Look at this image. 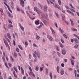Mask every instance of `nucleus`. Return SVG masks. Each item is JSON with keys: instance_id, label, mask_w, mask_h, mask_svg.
Here are the masks:
<instances>
[{"instance_id": "nucleus-25", "label": "nucleus", "mask_w": 79, "mask_h": 79, "mask_svg": "<svg viewBox=\"0 0 79 79\" xmlns=\"http://www.w3.org/2000/svg\"><path fill=\"white\" fill-rule=\"evenodd\" d=\"M74 60H71V64L73 66H74Z\"/></svg>"}, {"instance_id": "nucleus-7", "label": "nucleus", "mask_w": 79, "mask_h": 79, "mask_svg": "<svg viewBox=\"0 0 79 79\" xmlns=\"http://www.w3.org/2000/svg\"><path fill=\"white\" fill-rule=\"evenodd\" d=\"M43 22H44V24H45V25H46V26H47V25H48V22H47V21L44 19L43 20Z\"/></svg>"}, {"instance_id": "nucleus-30", "label": "nucleus", "mask_w": 79, "mask_h": 79, "mask_svg": "<svg viewBox=\"0 0 79 79\" xmlns=\"http://www.w3.org/2000/svg\"><path fill=\"white\" fill-rule=\"evenodd\" d=\"M35 70L36 71H39V67L37 66H36L35 67Z\"/></svg>"}, {"instance_id": "nucleus-24", "label": "nucleus", "mask_w": 79, "mask_h": 79, "mask_svg": "<svg viewBox=\"0 0 79 79\" xmlns=\"http://www.w3.org/2000/svg\"><path fill=\"white\" fill-rule=\"evenodd\" d=\"M8 27L9 29H11V27H13V25H12L11 24H9L8 25Z\"/></svg>"}, {"instance_id": "nucleus-34", "label": "nucleus", "mask_w": 79, "mask_h": 79, "mask_svg": "<svg viewBox=\"0 0 79 79\" xmlns=\"http://www.w3.org/2000/svg\"><path fill=\"white\" fill-rule=\"evenodd\" d=\"M14 70L16 72V73H18V70H17V69L15 67H14Z\"/></svg>"}, {"instance_id": "nucleus-27", "label": "nucleus", "mask_w": 79, "mask_h": 79, "mask_svg": "<svg viewBox=\"0 0 79 79\" xmlns=\"http://www.w3.org/2000/svg\"><path fill=\"white\" fill-rule=\"evenodd\" d=\"M20 27L22 30L23 31H24V28L20 25Z\"/></svg>"}, {"instance_id": "nucleus-10", "label": "nucleus", "mask_w": 79, "mask_h": 79, "mask_svg": "<svg viewBox=\"0 0 79 79\" xmlns=\"http://www.w3.org/2000/svg\"><path fill=\"white\" fill-rule=\"evenodd\" d=\"M20 3H21L23 7H24V1L23 0H21L20 1Z\"/></svg>"}, {"instance_id": "nucleus-45", "label": "nucleus", "mask_w": 79, "mask_h": 79, "mask_svg": "<svg viewBox=\"0 0 79 79\" xmlns=\"http://www.w3.org/2000/svg\"><path fill=\"white\" fill-rule=\"evenodd\" d=\"M70 10L72 11H73V12H76V11H75V10L74 9H73L71 8H70Z\"/></svg>"}, {"instance_id": "nucleus-5", "label": "nucleus", "mask_w": 79, "mask_h": 79, "mask_svg": "<svg viewBox=\"0 0 79 79\" xmlns=\"http://www.w3.org/2000/svg\"><path fill=\"white\" fill-rule=\"evenodd\" d=\"M4 3L6 5V6H7V8L11 12V13H12V11L10 9V7H9V6H8V4H6V3L5 2H4Z\"/></svg>"}, {"instance_id": "nucleus-38", "label": "nucleus", "mask_w": 79, "mask_h": 79, "mask_svg": "<svg viewBox=\"0 0 79 79\" xmlns=\"http://www.w3.org/2000/svg\"><path fill=\"white\" fill-rule=\"evenodd\" d=\"M36 39L37 40H39V39H40V37H39V36H37V34H36Z\"/></svg>"}, {"instance_id": "nucleus-49", "label": "nucleus", "mask_w": 79, "mask_h": 79, "mask_svg": "<svg viewBox=\"0 0 79 79\" xmlns=\"http://www.w3.org/2000/svg\"><path fill=\"white\" fill-rule=\"evenodd\" d=\"M5 65L6 67V68H7L8 69H9V68H8V65H7V64H6V63H5Z\"/></svg>"}, {"instance_id": "nucleus-46", "label": "nucleus", "mask_w": 79, "mask_h": 79, "mask_svg": "<svg viewBox=\"0 0 79 79\" xmlns=\"http://www.w3.org/2000/svg\"><path fill=\"white\" fill-rule=\"evenodd\" d=\"M4 29H6V27H7V25H4Z\"/></svg>"}, {"instance_id": "nucleus-62", "label": "nucleus", "mask_w": 79, "mask_h": 79, "mask_svg": "<svg viewBox=\"0 0 79 79\" xmlns=\"http://www.w3.org/2000/svg\"><path fill=\"white\" fill-rule=\"evenodd\" d=\"M29 59H31V55H29Z\"/></svg>"}, {"instance_id": "nucleus-2", "label": "nucleus", "mask_w": 79, "mask_h": 79, "mask_svg": "<svg viewBox=\"0 0 79 79\" xmlns=\"http://www.w3.org/2000/svg\"><path fill=\"white\" fill-rule=\"evenodd\" d=\"M36 55L38 56V57L39 58L40 57V54L39 53H37V52H35L34 53H33V56L34 58H35V59H36L37 58V56H36Z\"/></svg>"}, {"instance_id": "nucleus-9", "label": "nucleus", "mask_w": 79, "mask_h": 79, "mask_svg": "<svg viewBox=\"0 0 79 79\" xmlns=\"http://www.w3.org/2000/svg\"><path fill=\"white\" fill-rule=\"evenodd\" d=\"M48 8V7L47 6H44V11L45 12H46L47 11V9Z\"/></svg>"}, {"instance_id": "nucleus-22", "label": "nucleus", "mask_w": 79, "mask_h": 79, "mask_svg": "<svg viewBox=\"0 0 79 79\" xmlns=\"http://www.w3.org/2000/svg\"><path fill=\"white\" fill-rule=\"evenodd\" d=\"M59 31H60L62 34L64 32V31L63 30H62L61 28H60L59 29Z\"/></svg>"}, {"instance_id": "nucleus-60", "label": "nucleus", "mask_w": 79, "mask_h": 79, "mask_svg": "<svg viewBox=\"0 0 79 79\" xmlns=\"http://www.w3.org/2000/svg\"><path fill=\"white\" fill-rule=\"evenodd\" d=\"M18 68H19V70H21V67H20V66H18Z\"/></svg>"}, {"instance_id": "nucleus-51", "label": "nucleus", "mask_w": 79, "mask_h": 79, "mask_svg": "<svg viewBox=\"0 0 79 79\" xmlns=\"http://www.w3.org/2000/svg\"><path fill=\"white\" fill-rule=\"evenodd\" d=\"M65 6V8H67V9H68V10H69V7L67 6Z\"/></svg>"}, {"instance_id": "nucleus-64", "label": "nucleus", "mask_w": 79, "mask_h": 79, "mask_svg": "<svg viewBox=\"0 0 79 79\" xmlns=\"http://www.w3.org/2000/svg\"><path fill=\"white\" fill-rule=\"evenodd\" d=\"M8 79H12L11 77V76H10L8 78Z\"/></svg>"}, {"instance_id": "nucleus-33", "label": "nucleus", "mask_w": 79, "mask_h": 79, "mask_svg": "<svg viewBox=\"0 0 79 79\" xmlns=\"http://www.w3.org/2000/svg\"><path fill=\"white\" fill-rule=\"evenodd\" d=\"M50 76L51 79H52L53 76H52V72H50Z\"/></svg>"}, {"instance_id": "nucleus-21", "label": "nucleus", "mask_w": 79, "mask_h": 79, "mask_svg": "<svg viewBox=\"0 0 79 79\" xmlns=\"http://www.w3.org/2000/svg\"><path fill=\"white\" fill-rule=\"evenodd\" d=\"M70 20L71 21V23L72 26H74V23H73V20L70 19Z\"/></svg>"}, {"instance_id": "nucleus-4", "label": "nucleus", "mask_w": 79, "mask_h": 79, "mask_svg": "<svg viewBox=\"0 0 79 79\" xmlns=\"http://www.w3.org/2000/svg\"><path fill=\"white\" fill-rule=\"evenodd\" d=\"M62 19L63 21H64L65 23L67 24V25H69V23L67 21H66L64 20V19H65V17H64V15L63 14H62Z\"/></svg>"}, {"instance_id": "nucleus-8", "label": "nucleus", "mask_w": 79, "mask_h": 79, "mask_svg": "<svg viewBox=\"0 0 79 79\" xmlns=\"http://www.w3.org/2000/svg\"><path fill=\"white\" fill-rule=\"evenodd\" d=\"M48 15L47 14H46L45 15H43V18L44 19H47V18H48Z\"/></svg>"}, {"instance_id": "nucleus-26", "label": "nucleus", "mask_w": 79, "mask_h": 79, "mask_svg": "<svg viewBox=\"0 0 79 79\" xmlns=\"http://www.w3.org/2000/svg\"><path fill=\"white\" fill-rule=\"evenodd\" d=\"M56 69L58 73H59V69H60V67H59V66H57V67Z\"/></svg>"}, {"instance_id": "nucleus-42", "label": "nucleus", "mask_w": 79, "mask_h": 79, "mask_svg": "<svg viewBox=\"0 0 79 79\" xmlns=\"http://www.w3.org/2000/svg\"><path fill=\"white\" fill-rule=\"evenodd\" d=\"M55 15L56 16H57V18H59V15L58 14V13H56Z\"/></svg>"}, {"instance_id": "nucleus-1", "label": "nucleus", "mask_w": 79, "mask_h": 79, "mask_svg": "<svg viewBox=\"0 0 79 79\" xmlns=\"http://www.w3.org/2000/svg\"><path fill=\"white\" fill-rule=\"evenodd\" d=\"M47 1V2L48 3V4L50 3H51L52 4V5H54V6L56 8H58L59 9V10H61V8L60 7V6L59 5L56 4V3L55 4V5H54V3H53V2H52L50 0H46Z\"/></svg>"}, {"instance_id": "nucleus-18", "label": "nucleus", "mask_w": 79, "mask_h": 79, "mask_svg": "<svg viewBox=\"0 0 79 79\" xmlns=\"http://www.w3.org/2000/svg\"><path fill=\"white\" fill-rule=\"evenodd\" d=\"M34 10L35 11H36L37 13H39V11H38V10H37V8L36 7H35L34 8Z\"/></svg>"}, {"instance_id": "nucleus-58", "label": "nucleus", "mask_w": 79, "mask_h": 79, "mask_svg": "<svg viewBox=\"0 0 79 79\" xmlns=\"http://www.w3.org/2000/svg\"><path fill=\"white\" fill-rule=\"evenodd\" d=\"M40 70H41V71H43V68L40 67Z\"/></svg>"}, {"instance_id": "nucleus-15", "label": "nucleus", "mask_w": 79, "mask_h": 79, "mask_svg": "<svg viewBox=\"0 0 79 79\" xmlns=\"http://www.w3.org/2000/svg\"><path fill=\"white\" fill-rule=\"evenodd\" d=\"M38 14H39V16H40V17H41V18H43V15H42V14L41 13H40L39 12H38Z\"/></svg>"}, {"instance_id": "nucleus-6", "label": "nucleus", "mask_w": 79, "mask_h": 79, "mask_svg": "<svg viewBox=\"0 0 79 79\" xmlns=\"http://www.w3.org/2000/svg\"><path fill=\"white\" fill-rule=\"evenodd\" d=\"M3 41H4V43L5 44L6 46V47H8V48H10V46H9L8 44H7L6 43V40H5L4 39Z\"/></svg>"}, {"instance_id": "nucleus-57", "label": "nucleus", "mask_w": 79, "mask_h": 79, "mask_svg": "<svg viewBox=\"0 0 79 79\" xmlns=\"http://www.w3.org/2000/svg\"><path fill=\"white\" fill-rule=\"evenodd\" d=\"M60 40L62 43H64V41L63 39H61Z\"/></svg>"}, {"instance_id": "nucleus-44", "label": "nucleus", "mask_w": 79, "mask_h": 79, "mask_svg": "<svg viewBox=\"0 0 79 79\" xmlns=\"http://www.w3.org/2000/svg\"><path fill=\"white\" fill-rule=\"evenodd\" d=\"M54 24L56 26V27L58 28V25H57V23H54Z\"/></svg>"}, {"instance_id": "nucleus-63", "label": "nucleus", "mask_w": 79, "mask_h": 79, "mask_svg": "<svg viewBox=\"0 0 79 79\" xmlns=\"http://www.w3.org/2000/svg\"><path fill=\"white\" fill-rule=\"evenodd\" d=\"M57 54L59 56H60V52H57Z\"/></svg>"}, {"instance_id": "nucleus-52", "label": "nucleus", "mask_w": 79, "mask_h": 79, "mask_svg": "<svg viewBox=\"0 0 79 79\" xmlns=\"http://www.w3.org/2000/svg\"><path fill=\"white\" fill-rule=\"evenodd\" d=\"M16 51L18 52H19V49L18 48H16Z\"/></svg>"}, {"instance_id": "nucleus-54", "label": "nucleus", "mask_w": 79, "mask_h": 79, "mask_svg": "<svg viewBox=\"0 0 79 79\" xmlns=\"http://www.w3.org/2000/svg\"><path fill=\"white\" fill-rule=\"evenodd\" d=\"M46 73L47 74H48V69H46Z\"/></svg>"}, {"instance_id": "nucleus-17", "label": "nucleus", "mask_w": 79, "mask_h": 79, "mask_svg": "<svg viewBox=\"0 0 79 79\" xmlns=\"http://www.w3.org/2000/svg\"><path fill=\"white\" fill-rule=\"evenodd\" d=\"M8 16L10 17V18H13V15H11V14H10V13H8Z\"/></svg>"}, {"instance_id": "nucleus-53", "label": "nucleus", "mask_w": 79, "mask_h": 79, "mask_svg": "<svg viewBox=\"0 0 79 79\" xmlns=\"http://www.w3.org/2000/svg\"><path fill=\"white\" fill-rule=\"evenodd\" d=\"M41 27H42V25H40V26L38 27L37 28L38 29H40Z\"/></svg>"}, {"instance_id": "nucleus-43", "label": "nucleus", "mask_w": 79, "mask_h": 79, "mask_svg": "<svg viewBox=\"0 0 79 79\" xmlns=\"http://www.w3.org/2000/svg\"><path fill=\"white\" fill-rule=\"evenodd\" d=\"M60 47H61V48H63V45L61 43H60Z\"/></svg>"}, {"instance_id": "nucleus-13", "label": "nucleus", "mask_w": 79, "mask_h": 79, "mask_svg": "<svg viewBox=\"0 0 79 79\" xmlns=\"http://www.w3.org/2000/svg\"><path fill=\"white\" fill-rule=\"evenodd\" d=\"M50 29L52 31V34L53 35H55V31H54V30H53V29H52V28L51 27L50 28Z\"/></svg>"}, {"instance_id": "nucleus-41", "label": "nucleus", "mask_w": 79, "mask_h": 79, "mask_svg": "<svg viewBox=\"0 0 79 79\" xmlns=\"http://www.w3.org/2000/svg\"><path fill=\"white\" fill-rule=\"evenodd\" d=\"M14 55L15 58H16V57H17V54L15 52H14Z\"/></svg>"}, {"instance_id": "nucleus-19", "label": "nucleus", "mask_w": 79, "mask_h": 79, "mask_svg": "<svg viewBox=\"0 0 79 79\" xmlns=\"http://www.w3.org/2000/svg\"><path fill=\"white\" fill-rule=\"evenodd\" d=\"M60 73L61 75H63L64 74V70L63 69H61L60 70Z\"/></svg>"}, {"instance_id": "nucleus-28", "label": "nucleus", "mask_w": 79, "mask_h": 79, "mask_svg": "<svg viewBox=\"0 0 79 79\" xmlns=\"http://www.w3.org/2000/svg\"><path fill=\"white\" fill-rule=\"evenodd\" d=\"M10 60L12 61V62H14L15 61V60H14V59L13 58V57H12V56H10Z\"/></svg>"}, {"instance_id": "nucleus-37", "label": "nucleus", "mask_w": 79, "mask_h": 79, "mask_svg": "<svg viewBox=\"0 0 79 79\" xmlns=\"http://www.w3.org/2000/svg\"><path fill=\"white\" fill-rule=\"evenodd\" d=\"M63 35L64 37L66 39L68 38V36H67V35H66L65 34H64Z\"/></svg>"}, {"instance_id": "nucleus-12", "label": "nucleus", "mask_w": 79, "mask_h": 79, "mask_svg": "<svg viewBox=\"0 0 79 79\" xmlns=\"http://www.w3.org/2000/svg\"><path fill=\"white\" fill-rule=\"evenodd\" d=\"M47 37L48 39H49L50 40V41H52V40L53 39L52 37L51 36L48 35L47 36Z\"/></svg>"}, {"instance_id": "nucleus-36", "label": "nucleus", "mask_w": 79, "mask_h": 79, "mask_svg": "<svg viewBox=\"0 0 79 79\" xmlns=\"http://www.w3.org/2000/svg\"><path fill=\"white\" fill-rule=\"evenodd\" d=\"M58 2L59 3V5H61V0H58Z\"/></svg>"}, {"instance_id": "nucleus-61", "label": "nucleus", "mask_w": 79, "mask_h": 79, "mask_svg": "<svg viewBox=\"0 0 79 79\" xmlns=\"http://www.w3.org/2000/svg\"><path fill=\"white\" fill-rule=\"evenodd\" d=\"M33 45L34 47H38L37 46L35 45V44H33Z\"/></svg>"}, {"instance_id": "nucleus-11", "label": "nucleus", "mask_w": 79, "mask_h": 79, "mask_svg": "<svg viewBox=\"0 0 79 79\" xmlns=\"http://www.w3.org/2000/svg\"><path fill=\"white\" fill-rule=\"evenodd\" d=\"M67 12H68V13H70V14H71V15H72V16H74V13H73V12H72L68 10H67Z\"/></svg>"}, {"instance_id": "nucleus-56", "label": "nucleus", "mask_w": 79, "mask_h": 79, "mask_svg": "<svg viewBox=\"0 0 79 79\" xmlns=\"http://www.w3.org/2000/svg\"><path fill=\"white\" fill-rule=\"evenodd\" d=\"M17 10L18 11H20V10L19 9V7H17Z\"/></svg>"}, {"instance_id": "nucleus-48", "label": "nucleus", "mask_w": 79, "mask_h": 79, "mask_svg": "<svg viewBox=\"0 0 79 79\" xmlns=\"http://www.w3.org/2000/svg\"><path fill=\"white\" fill-rule=\"evenodd\" d=\"M61 66L62 67H64V64L63 63H62L61 64Z\"/></svg>"}, {"instance_id": "nucleus-20", "label": "nucleus", "mask_w": 79, "mask_h": 79, "mask_svg": "<svg viewBox=\"0 0 79 79\" xmlns=\"http://www.w3.org/2000/svg\"><path fill=\"white\" fill-rule=\"evenodd\" d=\"M7 35L8 38H9L10 39H11V36H10V33H8L7 34Z\"/></svg>"}, {"instance_id": "nucleus-59", "label": "nucleus", "mask_w": 79, "mask_h": 79, "mask_svg": "<svg viewBox=\"0 0 79 79\" xmlns=\"http://www.w3.org/2000/svg\"><path fill=\"white\" fill-rule=\"evenodd\" d=\"M13 44L14 45H16V44H15V40L13 41Z\"/></svg>"}, {"instance_id": "nucleus-35", "label": "nucleus", "mask_w": 79, "mask_h": 79, "mask_svg": "<svg viewBox=\"0 0 79 79\" xmlns=\"http://www.w3.org/2000/svg\"><path fill=\"white\" fill-rule=\"evenodd\" d=\"M69 6H71L72 8H73V9H74V7H73V6L72 5V4L71 3H70L69 4Z\"/></svg>"}, {"instance_id": "nucleus-55", "label": "nucleus", "mask_w": 79, "mask_h": 79, "mask_svg": "<svg viewBox=\"0 0 79 79\" xmlns=\"http://www.w3.org/2000/svg\"><path fill=\"white\" fill-rule=\"evenodd\" d=\"M77 47H78V45L77 44H76L74 46V48H77Z\"/></svg>"}, {"instance_id": "nucleus-39", "label": "nucleus", "mask_w": 79, "mask_h": 79, "mask_svg": "<svg viewBox=\"0 0 79 79\" xmlns=\"http://www.w3.org/2000/svg\"><path fill=\"white\" fill-rule=\"evenodd\" d=\"M72 30H73V31H77V29L74 28H72Z\"/></svg>"}, {"instance_id": "nucleus-40", "label": "nucleus", "mask_w": 79, "mask_h": 79, "mask_svg": "<svg viewBox=\"0 0 79 79\" xmlns=\"http://www.w3.org/2000/svg\"><path fill=\"white\" fill-rule=\"evenodd\" d=\"M26 13L27 14V16H29V18H31V17H30V15H29V12H28V11H27L26 12Z\"/></svg>"}, {"instance_id": "nucleus-14", "label": "nucleus", "mask_w": 79, "mask_h": 79, "mask_svg": "<svg viewBox=\"0 0 79 79\" xmlns=\"http://www.w3.org/2000/svg\"><path fill=\"white\" fill-rule=\"evenodd\" d=\"M2 19H5V14L3 13H2Z\"/></svg>"}, {"instance_id": "nucleus-29", "label": "nucleus", "mask_w": 79, "mask_h": 79, "mask_svg": "<svg viewBox=\"0 0 79 79\" xmlns=\"http://www.w3.org/2000/svg\"><path fill=\"white\" fill-rule=\"evenodd\" d=\"M21 70L22 71V73L23 74H24V71L22 67H21Z\"/></svg>"}, {"instance_id": "nucleus-23", "label": "nucleus", "mask_w": 79, "mask_h": 79, "mask_svg": "<svg viewBox=\"0 0 79 79\" xmlns=\"http://www.w3.org/2000/svg\"><path fill=\"white\" fill-rule=\"evenodd\" d=\"M35 23L36 25H38L39 24V20L36 21H35Z\"/></svg>"}, {"instance_id": "nucleus-50", "label": "nucleus", "mask_w": 79, "mask_h": 79, "mask_svg": "<svg viewBox=\"0 0 79 79\" xmlns=\"http://www.w3.org/2000/svg\"><path fill=\"white\" fill-rule=\"evenodd\" d=\"M0 11L1 12H2H2H3V9L2 8H0Z\"/></svg>"}, {"instance_id": "nucleus-32", "label": "nucleus", "mask_w": 79, "mask_h": 79, "mask_svg": "<svg viewBox=\"0 0 79 79\" xmlns=\"http://www.w3.org/2000/svg\"><path fill=\"white\" fill-rule=\"evenodd\" d=\"M18 46L20 49V50H23V48H22L21 46L20 45H19Z\"/></svg>"}, {"instance_id": "nucleus-31", "label": "nucleus", "mask_w": 79, "mask_h": 79, "mask_svg": "<svg viewBox=\"0 0 79 79\" xmlns=\"http://www.w3.org/2000/svg\"><path fill=\"white\" fill-rule=\"evenodd\" d=\"M73 41H75V42H76V43H78L79 42H78V41L76 39H73Z\"/></svg>"}, {"instance_id": "nucleus-3", "label": "nucleus", "mask_w": 79, "mask_h": 79, "mask_svg": "<svg viewBox=\"0 0 79 79\" xmlns=\"http://www.w3.org/2000/svg\"><path fill=\"white\" fill-rule=\"evenodd\" d=\"M29 69L30 70V73L31 74L32 76H33L34 77H35V75L34 73L33 74L32 71V68H31V67L30 66H29Z\"/></svg>"}, {"instance_id": "nucleus-47", "label": "nucleus", "mask_w": 79, "mask_h": 79, "mask_svg": "<svg viewBox=\"0 0 79 79\" xmlns=\"http://www.w3.org/2000/svg\"><path fill=\"white\" fill-rule=\"evenodd\" d=\"M76 70H74V73H75V77H76V74H77V73H76Z\"/></svg>"}, {"instance_id": "nucleus-16", "label": "nucleus", "mask_w": 79, "mask_h": 79, "mask_svg": "<svg viewBox=\"0 0 79 79\" xmlns=\"http://www.w3.org/2000/svg\"><path fill=\"white\" fill-rule=\"evenodd\" d=\"M66 51H64V50L63 49L62 51V55H66Z\"/></svg>"}]
</instances>
